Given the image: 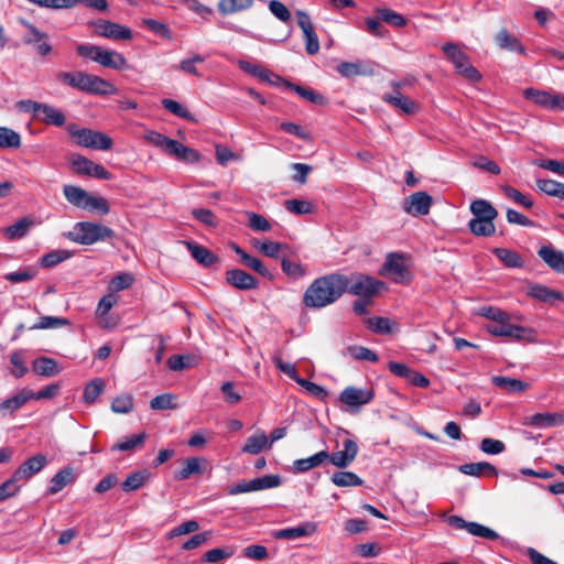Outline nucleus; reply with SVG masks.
<instances>
[{
	"label": "nucleus",
	"mask_w": 564,
	"mask_h": 564,
	"mask_svg": "<svg viewBox=\"0 0 564 564\" xmlns=\"http://www.w3.org/2000/svg\"><path fill=\"white\" fill-rule=\"evenodd\" d=\"M254 247L258 248L263 256L276 259L279 258L280 250L284 246L280 242L264 240L262 242L256 241Z\"/></svg>",
	"instance_id": "e2e57ef3"
},
{
	"label": "nucleus",
	"mask_w": 564,
	"mask_h": 564,
	"mask_svg": "<svg viewBox=\"0 0 564 564\" xmlns=\"http://www.w3.org/2000/svg\"><path fill=\"white\" fill-rule=\"evenodd\" d=\"M34 225V221L28 217L19 219L13 225L6 228V236L8 239L13 240L23 238L28 235L30 228Z\"/></svg>",
	"instance_id": "58836bf2"
},
{
	"label": "nucleus",
	"mask_w": 564,
	"mask_h": 564,
	"mask_svg": "<svg viewBox=\"0 0 564 564\" xmlns=\"http://www.w3.org/2000/svg\"><path fill=\"white\" fill-rule=\"evenodd\" d=\"M254 0H219L218 11L223 15L234 14L250 9Z\"/></svg>",
	"instance_id": "f704fd0d"
},
{
	"label": "nucleus",
	"mask_w": 564,
	"mask_h": 564,
	"mask_svg": "<svg viewBox=\"0 0 564 564\" xmlns=\"http://www.w3.org/2000/svg\"><path fill=\"white\" fill-rule=\"evenodd\" d=\"M284 206L288 212L294 215H306L313 212V205L307 200L288 199L284 202Z\"/></svg>",
	"instance_id": "6e6d98bb"
},
{
	"label": "nucleus",
	"mask_w": 564,
	"mask_h": 564,
	"mask_svg": "<svg viewBox=\"0 0 564 564\" xmlns=\"http://www.w3.org/2000/svg\"><path fill=\"white\" fill-rule=\"evenodd\" d=\"M79 56L89 58L102 67L123 70L128 68V62L121 53L106 50L94 44H79L76 47Z\"/></svg>",
	"instance_id": "20e7f679"
},
{
	"label": "nucleus",
	"mask_w": 564,
	"mask_h": 564,
	"mask_svg": "<svg viewBox=\"0 0 564 564\" xmlns=\"http://www.w3.org/2000/svg\"><path fill=\"white\" fill-rule=\"evenodd\" d=\"M347 284L346 292L362 299L378 294L380 289L384 286L382 281L361 273H354L350 276L347 275Z\"/></svg>",
	"instance_id": "1a4fd4ad"
},
{
	"label": "nucleus",
	"mask_w": 564,
	"mask_h": 564,
	"mask_svg": "<svg viewBox=\"0 0 564 564\" xmlns=\"http://www.w3.org/2000/svg\"><path fill=\"white\" fill-rule=\"evenodd\" d=\"M33 398V392L22 390L15 395L0 402V416L12 415L20 410L29 400Z\"/></svg>",
	"instance_id": "aec40b11"
},
{
	"label": "nucleus",
	"mask_w": 564,
	"mask_h": 564,
	"mask_svg": "<svg viewBox=\"0 0 564 564\" xmlns=\"http://www.w3.org/2000/svg\"><path fill=\"white\" fill-rule=\"evenodd\" d=\"M328 457L329 453L327 451H321L310 457L294 460L293 468L296 473H306L326 463Z\"/></svg>",
	"instance_id": "393cba45"
},
{
	"label": "nucleus",
	"mask_w": 564,
	"mask_h": 564,
	"mask_svg": "<svg viewBox=\"0 0 564 564\" xmlns=\"http://www.w3.org/2000/svg\"><path fill=\"white\" fill-rule=\"evenodd\" d=\"M392 86L395 88L394 94H384L382 100L391 105L394 109L401 110L406 115H414L417 112L416 104L409 97L402 95L399 91L400 84L393 83Z\"/></svg>",
	"instance_id": "f3484780"
},
{
	"label": "nucleus",
	"mask_w": 564,
	"mask_h": 564,
	"mask_svg": "<svg viewBox=\"0 0 564 564\" xmlns=\"http://www.w3.org/2000/svg\"><path fill=\"white\" fill-rule=\"evenodd\" d=\"M264 448H270V444L267 435L260 432L247 438L242 452L257 455Z\"/></svg>",
	"instance_id": "c9c22d12"
},
{
	"label": "nucleus",
	"mask_w": 564,
	"mask_h": 564,
	"mask_svg": "<svg viewBox=\"0 0 564 564\" xmlns=\"http://www.w3.org/2000/svg\"><path fill=\"white\" fill-rule=\"evenodd\" d=\"M458 469L460 473L474 477H479L486 473L494 476L498 475L497 468L487 462L464 464L460 465Z\"/></svg>",
	"instance_id": "2f4dec72"
},
{
	"label": "nucleus",
	"mask_w": 564,
	"mask_h": 564,
	"mask_svg": "<svg viewBox=\"0 0 564 564\" xmlns=\"http://www.w3.org/2000/svg\"><path fill=\"white\" fill-rule=\"evenodd\" d=\"M69 324V321L64 317L42 316L40 317L39 322L34 324L30 329L58 328Z\"/></svg>",
	"instance_id": "5fc2aeb1"
},
{
	"label": "nucleus",
	"mask_w": 564,
	"mask_h": 564,
	"mask_svg": "<svg viewBox=\"0 0 564 564\" xmlns=\"http://www.w3.org/2000/svg\"><path fill=\"white\" fill-rule=\"evenodd\" d=\"M281 269L285 275L294 280L303 278L306 273L305 268L301 263L285 257L281 259Z\"/></svg>",
	"instance_id": "3c124183"
},
{
	"label": "nucleus",
	"mask_w": 564,
	"mask_h": 564,
	"mask_svg": "<svg viewBox=\"0 0 564 564\" xmlns=\"http://www.w3.org/2000/svg\"><path fill=\"white\" fill-rule=\"evenodd\" d=\"M67 133L83 148L108 151L112 148V139L106 133L88 128H78L75 123L66 127Z\"/></svg>",
	"instance_id": "423d86ee"
},
{
	"label": "nucleus",
	"mask_w": 564,
	"mask_h": 564,
	"mask_svg": "<svg viewBox=\"0 0 564 564\" xmlns=\"http://www.w3.org/2000/svg\"><path fill=\"white\" fill-rule=\"evenodd\" d=\"M523 95L527 99L533 101L535 105L549 110H564V96L553 95L549 91L534 88H527L523 91Z\"/></svg>",
	"instance_id": "f8f14e48"
},
{
	"label": "nucleus",
	"mask_w": 564,
	"mask_h": 564,
	"mask_svg": "<svg viewBox=\"0 0 564 564\" xmlns=\"http://www.w3.org/2000/svg\"><path fill=\"white\" fill-rule=\"evenodd\" d=\"M21 23L25 28V32L22 36L23 43L26 45H32L35 52L42 57L50 55L53 51V47L50 44L48 34L42 32L28 21L22 20Z\"/></svg>",
	"instance_id": "9b49d317"
},
{
	"label": "nucleus",
	"mask_w": 564,
	"mask_h": 564,
	"mask_svg": "<svg viewBox=\"0 0 564 564\" xmlns=\"http://www.w3.org/2000/svg\"><path fill=\"white\" fill-rule=\"evenodd\" d=\"M376 13L381 21L392 26L402 28L406 24V20L402 14L388 8H379L376 10Z\"/></svg>",
	"instance_id": "49530a36"
},
{
	"label": "nucleus",
	"mask_w": 564,
	"mask_h": 564,
	"mask_svg": "<svg viewBox=\"0 0 564 564\" xmlns=\"http://www.w3.org/2000/svg\"><path fill=\"white\" fill-rule=\"evenodd\" d=\"M343 449L329 454L327 462L337 468L348 467L358 454V445L354 440L347 438L343 442Z\"/></svg>",
	"instance_id": "4468645a"
},
{
	"label": "nucleus",
	"mask_w": 564,
	"mask_h": 564,
	"mask_svg": "<svg viewBox=\"0 0 564 564\" xmlns=\"http://www.w3.org/2000/svg\"><path fill=\"white\" fill-rule=\"evenodd\" d=\"M492 253L508 268H521L523 259L521 256L507 248H495Z\"/></svg>",
	"instance_id": "4c0bfd02"
},
{
	"label": "nucleus",
	"mask_w": 564,
	"mask_h": 564,
	"mask_svg": "<svg viewBox=\"0 0 564 564\" xmlns=\"http://www.w3.org/2000/svg\"><path fill=\"white\" fill-rule=\"evenodd\" d=\"M492 383L507 392H522L529 388V383L510 377L495 376Z\"/></svg>",
	"instance_id": "7c9ffc66"
},
{
	"label": "nucleus",
	"mask_w": 564,
	"mask_h": 564,
	"mask_svg": "<svg viewBox=\"0 0 564 564\" xmlns=\"http://www.w3.org/2000/svg\"><path fill=\"white\" fill-rule=\"evenodd\" d=\"M145 433H140L126 437L124 440L112 445L111 451L129 452L141 447L145 441Z\"/></svg>",
	"instance_id": "37998d69"
},
{
	"label": "nucleus",
	"mask_w": 564,
	"mask_h": 564,
	"mask_svg": "<svg viewBox=\"0 0 564 564\" xmlns=\"http://www.w3.org/2000/svg\"><path fill=\"white\" fill-rule=\"evenodd\" d=\"M485 328L494 336L509 337L514 340L529 343L536 340V332L533 328L512 325L508 313H505V317L500 318V321L489 322Z\"/></svg>",
	"instance_id": "39448f33"
},
{
	"label": "nucleus",
	"mask_w": 564,
	"mask_h": 564,
	"mask_svg": "<svg viewBox=\"0 0 564 564\" xmlns=\"http://www.w3.org/2000/svg\"><path fill=\"white\" fill-rule=\"evenodd\" d=\"M373 399L371 389H359L356 387H347L339 394V401L351 410H358L360 406L368 404Z\"/></svg>",
	"instance_id": "ddd939ff"
},
{
	"label": "nucleus",
	"mask_w": 564,
	"mask_h": 564,
	"mask_svg": "<svg viewBox=\"0 0 564 564\" xmlns=\"http://www.w3.org/2000/svg\"><path fill=\"white\" fill-rule=\"evenodd\" d=\"M538 256L543 262L557 273H564V251L554 249L551 245L542 246Z\"/></svg>",
	"instance_id": "6ab92c4d"
},
{
	"label": "nucleus",
	"mask_w": 564,
	"mask_h": 564,
	"mask_svg": "<svg viewBox=\"0 0 564 564\" xmlns=\"http://www.w3.org/2000/svg\"><path fill=\"white\" fill-rule=\"evenodd\" d=\"M205 62V58L204 56H202L200 54H195L193 57L191 58H186V59H182L178 64V68L186 73V74H191V75H194L196 77H200L202 74L198 72V69L196 68V64L199 63H204Z\"/></svg>",
	"instance_id": "052dcab7"
},
{
	"label": "nucleus",
	"mask_w": 564,
	"mask_h": 564,
	"mask_svg": "<svg viewBox=\"0 0 564 564\" xmlns=\"http://www.w3.org/2000/svg\"><path fill=\"white\" fill-rule=\"evenodd\" d=\"M495 41L500 48L517 53H524V47L520 41L516 36L511 35L506 29L500 30L497 33Z\"/></svg>",
	"instance_id": "473e14b6"
},
{
	"label": "nucleus",
	"mask_w": 564,
	"mask_h": 564,
	"mask_svg": "<svg viewBox=\"0 0 564 564\" xmlns=\"http://www.w3.org/2000/svg\"><path fill=\"white\" fill-rule=\"evenodd\" d=\"M46 464V456L43 454H37L35 456L30 457L23 464H21L13 474L15 475V479H19L20 481H26L33 475L41 471Z\"/></svg>",
	"instance_id": "dca6fc26"
},
{
	"label": "nucleus",
	"mask_w": 564,
	"mask_h": 564,
	"mask_svg": "<svg viewBox=\"0 0 564 564\" xmlns=\"http://www.w3.org/2000/svg\"><path fill=\"white\" fill-rule=\"evenodd\" d=\"M74 480V469L72 467H65L52 477L47 491L50 495H55Z\"/></svg>",
	"instance_id": "cd10ccee"
},
{
	"label": "nucleus",
	"mask_w": 564,
	"mask_h": 564,
	"mask_svg": "<svg viewBox=\"0 0 564 564\" xmlns=\"http://www.w3.org/2000/svg\"><path fill=\"white\" fill-rule=\"evenodd\" d=\"M105 382L102 379L90 381L84 389V399L88 403H93L102 392Z\"/></svg>",
	"instance_id": "bf43d9fd"
},
{
	"label": "nucleus",
	"mask_w": 564,
	"mask_h": 564,
	"mask_svg": "<svg viewBox=\"0 0 564 564\" xmlns=\"http://www.w3.org/2000/svg\"><path fill=\"white\" fill-rule=\"evenodd\" d=\"M336 70L346 78L369 76L373 73L372 67L364 62H341L337 65Z\"/></svg>",
	"instance_id": "5701e85b"
},
{
	"label": "nucleus",
	"mask_w": 564,
	"mask_h": 564,
	"mask_svg": "<svg viewBox=\"0 0 564 564\" xmlns=\"http://www.w3.org/2000/svg\"><path fill=\"white\" fill-rule=\"evenodd\" d=\"M70 165L75 173L89 176L94 162L84 155L77 154L73 156Z\"/></svg>",
	"instance_id": "4d7b16f0"
},
{
	"label": "nucleus",
	"mask_w": 564,
	"mask_h": 564,
	"mask_svg": "<svg viewBox=\"0 0 564 564\" xmlns=\"http://www.w3.org/2000/svg\"><path fill=\"white\" fill-rule=\"evenodd\" d=\"M528 294L533 299L545 303H552L556 300H563V295L561 292L551 290L542 284H533L529 288Z\"/></svg>",
	"instance_id": "c756f323"
},
{
	"label": "nucleus",
	"mask_w": 564,
	"mask_h": 564,
	"mask_svg": "<svg viewBox=\"0 0 564 564\" xmlns=\"http://www.w3.org/2000/svg\"><path fill=\"white\" fill-rule=\"evenodd\" d=\"M280 484L281 478L279 475H265L250 480L251 489H253V491L275 488L280 486Z\"/></svg>",
	"instance_id": "603ef678"
},
{
	"label": "nucleus",
	"mask_w": 564,
	"mask_h": 564,
	"mask_svg": "<svg viewBox=\"0 0 564 564\" xmlns=\"http://www.w3.org/2000/svg\"><path fill=\"white\" fill-rule=\"evenodd\" d=\"M316 524L314 522L307 521L304 523H301L297 527L294 528H286L281 529L279 531L274 532L275 539H284V540H294L299 538H304L312 535L316 532Z\"/></svg>",
	"instance_id": "412c9836"
},
{
	"label": "nucleus",
	"mask_w": 564,
	"mask_h": 564,
	"mask_svg": "<svg viewBox=\"0 0 564 564\" xmlns=\"http://www.w3.org/2000/svg\"><path fill=\"white\" fill-rule=\"evenodd\" d=\"M500 189L505 194V196L511 200H513L516 204L523 206L524 208L530 209L533 206V202L530 197L523 195L520 191L517 188L510 186V185H501Z\"/></svg>",
	"instance_id": "09e8293b"
},
{
	"label": "nucleus",
	"mask_w": 564,
	"mask_h": 564,
	"mask_svg": "<svg viewBox=\"0 0 564 564\" xmlns=\"http://www.w3.org/2000/svg\"><path fill=\"white\" fill-rule=\"evenodd\" d=\"M202 468L199 465V459L196 457L187 458L183 467L180 469V471L176 474L175 478L180 480H184L189 478L193 475L200 474Z\"/></svg>",
	"instance_id": "864d4df0"
},
{
	"label": "nucleus",
	"mask_w": 564,
	"mask_h": 564,
	"mask_svg": "<svg viewBox=\"0 0 564 564\" xmlns=\"http://www.w3.org/2000/svg\"><path fill=\"white\" fill-rule=\"evenodd\" d=\"M232 250L240 257V261L243 265L259 273L263 278L272 279L273 275L270 270L264 265V263L250 254H248L245 250H242L239 246L234 245Z\"/></svg>",
	"instance_id": "4be33fe9"
},
{
	"label": "nucleus",
	"mask_w": 564,
	"mask_h": 564,
	"mask_svg": "<svg viewBox=\"0 0 564 564\" xmlns=\"http://www.w3.org/2000/svg\"><path fill=\"white\" fill-rule=\"evenodd\" d=\"M63 192L68 203L83 208L85 199L88 195L85 189L75 185H65Z\"/></svg>",
	"instance_id": "a18cd8bd"
},
{
	"label": "nucleus",
	"mask_w": 564,
	"mask_h": 564,
	"mask_svg": "<svg viewBox=\"0 0 564 564\" xmlns=\"http://www.w3.org/2000/svg\"><path fill=\"white\" fill-rule=\"evenodd\" d=\"M94 34L115 41H123L132 39V31L119 23L111 22L105 19H97L89 22Z\"/></svg>",
	"instance_id": "9d476101"
},
{
	"label": "nucleus",
	"mask_w": 564,
	"mask_h": 564,
	"mask_svg": "<svg viewBox=\"0 0 564 564\" xmlns=\"http://www.w3.org/2000/svg\"><path fill=\"white\" fill-rule=\"evenodd\" d=\"M467 531L475 536H480L488 540H497L499 538L496 531L477 522H469Z\"/></svg>",
	"instance_id": "338daca9"
},
{
	"label": "nucleus",
	"mask_w": 564,
	"mask_h": 564,
	"mask_svg": "<svg viewBox=\"0 0 564 564\" xmlns=\"http://www.w3.org/2000/svg\"><path fill=\"white\" fill-rule=\"evenodd\" d=\"M286 89L296 93L301 98L306 99L307 101L315 105H325L327 102L326 98L321 94H317L312 89H307L293 83H288Z\"/></svg>",
	"instance_id": "ea45409f"
},
{
	"label": "nucleus",
	"mask_w": 564,
	"mask_h": 564,
	"mask_svg": "<svg viewBox=\"0 0 564 564\" xmlns=\"http://www.w3.org/2000/svg\"><path fill=\"white\" fill-rule=\"evenodd\" d=\"M226 281L235 289L249 291L259 286L258 280L241 269H231L226 272Z\"/></svg>",
	"instance_id": "a211bd4d"
},
{
	"label": "nucleus",
	"mask_w": 564,
	"mask_h": 564,
	"mask_svg": "<svg viewBox=\"0 0 564 564\" xmlns=\"http://www.w3.org/2000/svg\"><path fill=\"white\" fill-rule=\"evenodd\" d=\"M527 424L536 427L564 425V413H535L527 419Z\"/></svg>",
	"instance_id": "b1692460"
},
{
	"label": "nucleus",
	"mask_w": 564,
	"mask_h": 564,
	"mask_svg": "<svg viewBox=\"0 0 564 564\" xmlns=\"http://www.w3.org/2000/svg\"><path fill=\"white\" fill-rule=\"evenodd\" d=\"M563 183L549 178L536 180L538 188L546 195L560 197Z\"/></svg>",
	"instance_id": "680f3d73"
},
{
	"label": "nucleus",
	"mask_w": 564,
	"mask_h": 564,
	"mask_svg": "<svg viewBox=\"0 0 564 564\" xmlns=\"http://www.w3.org/2000/svg\"><path fill=\"white\" fill-rule=\"evenodd\" d=\"M469 209L476 219L495 220L498 217V210L486 199H475Z\"/></svg>",
	"instance_id": "c85d7f7f"
},
{
	"label": "nucleus",
	"mask_w": 564,
	"mask_h": 564,
	"mask_svg": "<svg viewBox=\"0 0 564 564\" xmlns=\"http://www.w3.org/2000/svg\"><path fill=\"white\" fill-rule=\"evenodd\" d=\"M270 12L280 21L289 22L291 20V13L286 6L279 0H271L269 2Z\"/></svg>",
	"instance_id": "774afa93"
},
{
	"label": "nucleus",
	"mask_w": 564,
	"mask_h": 564,
	"mask_svg": "<svg viewBox=\"0 0 564 564\" xmlns=\"http://www.w3.org/2000/svg\"><path fill=\"white\" fill-rule=\"evenodd\" d=\"M348 352L356 360L378 361L377 354L364 346H350L348 347Z\"/></svg>",
	"instance_id": "0e129e2a"
},
{
	"label": "nucleus",
	"mask_w": 564,
	"mask_h": 564,
	"mask_svg": "<svg viewBox=\"0 0 564 564\" xmlns=\"http://www.w3.org/2000/svg\"><path fill=\"white\" fill-rule=\"evenodd\" d=\"M332 481L337 487L361 486L362 479L352 471H336L332 476Z\"/></svg>",
	"instance_id": "a19ab883"
},
{
	"label": "nucleus",
	"mask_w": 564,
	"mask_h": 564,
	"mask_svg": "<svg viewBox=\"0 0 564 564\" xmlns=\"http://www.w3.org/2000/svg\"><path fill=\"white\" fill-rule=\"evenodd\" d=\"M33 370L43 377H53L59 373L61 368L56 360L47 357H40L33 361Z\"/></svg>",
	"instance_id": "72a5a7b5"
},
{
	"label": "nucleus",
	"mask_w": 564,
	"mask_h": 564,
	"mask_svg": "<svg viewBox=\"0 0 564 564\" xmlns=\"http://www.w3.org/2000/svg\"><path fill=\"white\" fill-rule=\"evenodd\" d=\"M21 145V137L14 130L0 127V148L3 149H17Z\"/></svg>",
	"instance_id": "8fccbe9b"
},
{
	"label": "nucleus",
	"mask_w": 564,
	"mask_h": 564,
	"mask_svg": "<svg viewBox=\"0 0 564 564\" xmlns=\"http://www.w3.org/2000/svg\"><path fill=\"white\" fill-rule=\"evenodd\" d=\"M148 477L149 473L147 470L132 473L122 482V490L129 492L141 488L148 480Z\"/></svg>",
	"instance_id": "c03bdc74"
},
{
	"label": "nucleus",
	"mask_w": 564,
	"mask_h": 564,
	"mask_svg": "<svg viewBox=\"0 0 564 564\" xmlns=\"http://www.w3.org/2000/svg\"><path fill=\"white\" fill-rule=\"evenodd\" d=\"M73 257V252L68 250H54L48 253H45L40 259V264L43 268H52L57 265L58 263L69 259Z\"/></svg>",
	"instance_id": "79ce46f5"
},
{
	"label": "nucleus",
	"mask_w": 564,
	"mask_h": 564,
	"mask_svg": "<svg viewBox=\"0 0 564 564\" xmlns=\"http://www.w3.org/2000/svg\"><path fill=\"white\" fill-rule=\"evenodd\" d=\"M70 241L79 245L89 246L98 241L112 239L115 231L106 226L91 221H79L73 227V230L64 234Z\"/></svg>",
	"instance_id": "7ed1b4c3"
},
{
	"label": "nucleus",
	"mask_w": 564,
	"mask_h": 564,
	"mask_svg": "<svg viewBox=\"0 0 564 564\" xmlns=\"http://www.w3.org/2000/svg\"><path fill=\"white\" fill-rule=\"evenodd\" d=\"M380 273L394 283L409 284L412 281V274L401 253L392 252L386 258Z\"/></svg>",
	"instance_id": "6e6552de"
},
{
	"label": "nucleus",
	"mask_w": 564,
	"mask_h": 564,
	"mask_svg": "<svg viewBox=\"0 0 564 564\" xmlns=\"http://www.w3.org/2000/svg\"><path fill=\"white\" fill-rule=\"evenodd\" d=\"M432 202L426 192H416L405 199L403 209L412 216H424L429 214Z\"/></svg>",
	"instance_id": "2eb2a0df"
},
{
	"label": "nucleus",
	"mask_w": 564,
	"mask_h": 564,
	"mask_svg": "<svg viewBox=\"0 0 564 564\" xmlns=\"http://www.w3.org/2000/svg\"><path fill=\"white\" fill-rule=\"evenodd\" d=\"M36 120L45 124L63 127L66 122V116L62 110L43 102L40 110V118H36Z\"/></svg>",
	"instance_id": "a878e982"
},
{
	"label": "nucleus",
	"mask_w": 564,
	"mask_h": 564,
	"mask_svg": "<svg viewBox=\"0 0 564 564\" xmlns=\"http://www.w3.org/2000/svg\"><path fill=\"white\" fill-rule=\"evenodd\" d=\"M83 209L89 212H97L100 215H107L110 212L109 204L106 198L100 196H93L88 193Z\"/></svg>",
	"instance_id": "de8ad7c7"
},
{
	"label": "nucleus",
	"mask_w": 564,
	"mask_h": 564,
	"mask_svg": "<svg viewBox=\"0 0 564 564\" xmlns=\"http://www.w3.org/2000/svg\"><path fill=\"white\" fill-rule=\"evenodd\" d=\"M470 232L477 237H490L496 232L494 220L471 218L468 223Z\"/></svg>",
	"instance_id": "e433bc0d"
},
{
	"label": "nucleus",
	"mask_w": 564,
	"mask_h": 564,
	"mask_svg": "<svg viewBox=\"0 0 564 564\" xmlns=\"http://www.w3.org/2000/svg\"><path fill=\"white\" fill-rule=\"evenodd\" d=\"M175 399L176 397L174 394L163 393L154 397L150 402V406L152 410L175 409L177 406L176 403H174Z\"/></svg>",
	"instance_id": "13d9d810"
},
{
	"label": "nucleus",
	"mask_w": 564,
	"mask_h": 564,
	"mask_svg": "<svg viewBox=\"0 0 564 564\" xmlns=\"http://www.w3.org/2000/svg\"><path fill=\"white\" fill-rule=\"evenodd\" d=\"M446 57L454 64L458 74L464 78L478 82L480 73L469 63L468 56L455 43H445L442 47Z\"/></svg>",
	"instance_id": "0eeeda50"
},
{
	"label": "nucleus",
	"mask_w": 564,
	"mask_h": 564,
	"mask_svg": "<svg viewBox=\"0 0 564 564\" xmlns=\"http://www.w3.org/2000/svg\"><path fill=\"white\" fill-rule=\"evenodd\" d=\"M187 249L191 252V256L202 265L212 267L213 264L219 261L218 257L215 256L207 248L197 245L195 242H186Z\"/></svg>",
	"instance_id": "bb28decb"
},
{
	"label": "nucleus",
	"mask_w": 564,
	"mask_h": 564,
	"mask_svg": "<svg viewBox=\"0 0 564 564\" xmlns=\"http://www.w3.org/2000/svg\"><path fill=\"white\" fill-rule=\"evenodd\" d=\"M19 481L20 480L15 479V475L13 474L11 478L0 485V502L15 496L19 492Z\"/></svg>",
	"instance_id": "69168bd1"
},
{
	"label": "nucleus",
	"mask_w": 564,
	"mask_h": 564,
	"mask_svg": "<svg viewBox=\"0 0 564 564\" xmlns=\"http://www.w3.org/2000/svg\"><path fill=\"white\" fill-rule=\"evenodd\" d=\"M347 275L330 273L315 279L303 294V304L322 308L335 303L347 290Z\"/></svg>",
	"instance_id": "f257e3e1"
},
{
	"label": "nucleus",
	"mask_w": 564,
	"mask_h": 564,
	"mask_svg": "<svg viewBox=\"0 0 564 564\" xmlns=\"http://www.w3.org/2000/svg\"><path fill=\"white\" fill-rule=\"evenodd\" d=\"M55 78L62 84L90 95L106 96L117 93L116 86L110 82L83 70L58 72Z\"/></svg>",
	"instance_id": "f03ea898"
}]
</instances>
